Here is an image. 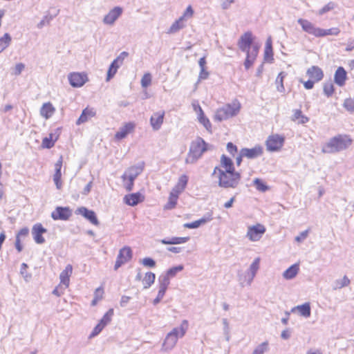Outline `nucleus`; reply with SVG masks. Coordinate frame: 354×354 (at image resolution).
Returning a JSON list of instances; mask_svg holds the SVG:
<instances>
[{"instance_id": "nucleus-28", "label": "nucleus", "mask_w": 354, "mask_h": 354, "mask_svg": "<svg viewBox=\"0 0 354 354\" xmlns=\"http://www.w3.org/2000/svg\"><path fill=\"white\" fill-rule=\"evenodd\" d=\"M73 272V267L71 265L68 264L66 266L65 269L60 273L59 279L60 283L65 286L67 288L69 285L70 281V276Z\"/></svg>"}, {"instance_id": "nucleus-56", "label": "nucleus", "mask_w": 354, "mask_h": 354, "mask_svg": "<svg viewBox=\"0 0 354 354\" xmlns=\"http://www.w3.org/2000/svg\"><path fill=\"white\" fill-rule=\"evenodd\" d=\"M194 10L191 6H189L185 11L184 12L183 15L180 17L185 22L187 20V19L191 18L193 16Z\"/></svg>"}, {"instance_id": "nucleus-24", "label": "nucleus", "mask_w": 354, "mask_h": 354, "mask_svg": "<svg viewBox=\"0 0 354 354\" xmlns=\"http://www.w3.org/2000/svg\"><path fill=\"white\" fill-rule=\"evenodd\" d=\"M62 166V157H60L59 160H57V162L55 165V172L53 175V180L55 182L57 189H61L62 185V181H61Z\"/></svg>"}, {"instance_id": "nucleus-42", "label": "nucleus", "mask_w": 354, "mask_h": 354, "mask_svg": "<svg viewBox=\"0 0 354 354\" xmlns=\"http://www.w3.org/2000/svg\"><path fill=\"white\" fill-rule=\"evenodd\" d=\"M301 119L300 121H299V123L300 124H305L308 122L309 119L305 115H302V112L299 109H296L294 111V113L292 115V120L293 121H296L297 120Z\"/></svg>"}, {"instance_id": "nucleus-39", "label": "nucleus", "mask_w": 354, "mask_h": 354, "mask_svg": "<svg viewBox=\"0 0 354 354\" xmlns=\"http://www.w3.org/2000/svg\"><path fill=\"white\" fill-rule=\"evenodd\" d=\"M156 275L154 273L151 272H147L142 280L144 288H149L154 283Z\"/></svg>"}, {"instance_id": "nucleus-63", "label": "nucleus", "mask_w": 354, "mask_h": 354, "mask_svg": "<svg viewBox=\"0 0 354 354\" xmlns=\"http://www.w3.org/2000/svg\"><path fill=\"white\" fill-rule=\"evenodd\" d=\"M53 19V17L45 16L44 19L37 24V28H41L43 26H44L46 24H49L50 21Z\"/></svg>"}, {"instance_id": "nucleus-7", "label": "nucleus", "mask_w": 354, "mask_h": 354, "mask_svg": "<svg viewBox=\"0 0 354 354\" xmlns=\"http://www.w3.org/2000/svg\"><path fill=\"white\" fill-rule=\"evenodd\" d=\"M132 258V250L130 247L125 246L120 250L117 257L114 269L118 270L122 265L128 262Z\"/></svg>"}, {"instance_id": "nucleus-16", "label": "nucleus", "mask_w": 354, "mask_h": 354, "mask_svg": "<svg viewBox=\"0 0 354 354\" xmlns=\"http://www.w3.org/2000/svg\"><path fill=\"white\" fill-rule=\"evenodd\" d=\"M144 167V163L142 162L140 165H134L129 167L122 176L123 181L127 180V178H131V179H136L138 176L142 173Z\"/></svg>"}, {"instance_id": "nucleus-19", "label": "nucleus", "mask_w": 354, "mask_h": 354, "mask_svg": "<svg viewBox=\"0 0 354 354\" xmlns=\"http://www.w3.org/2000/svg\"><path fill=\"white\" fill-rule=\"evenodd\" d=\"M145 199L144 196L140 192L127 194L124 197V202L130 206H136L142 202Z\"/></svg>"}, {"instance_id": "nucleus-36", "label": "nucleus", "mask_w": 354, "mask_h": 354, "mask_svg": "<svg viewBox=\"0 0 354 354\" xmlns=\"http://www.w3.org/2000/svg\"><path fill=\"white\" fill-rule=\"evenodd\" d=\"M179 194L174 191H171L169 194V200L167 204L165 205V209H171L175 207Z\"/></svg>"}, {"instance_id": "nucleus-11", "label": "nucleus", "mask_w": 354, "mask_h": 354, "mask_svg": "<svg viewBox=\"0 0 354 354\" xmlns=\"http://www.w3.org/2000/svg\"><path fill=\"white\" fill-rule=\"evenodd\" d=\"M88 80L86 74L80 73H71L68 75V81L73 87H81Z\"/></svg>"}, {"instance_id": "nucleus-38", "label": "nucleus", "mask_w": 354, "mask_h": 354, "mask_svg": "<svg viewBox=\"0 0 354 354\" xmlns=\"http://www.w3.org/2000/svg\"><path fill=\"white\" fill-rule=\"evenodd\" d=\"M185 26L186 22L182 18L180 17L178 19H177L172 24L169 30V33H175L180 30V29L185 27Z\"/></svg>"}, {"instance_id": "nucleus-5", "label": "nucleus", "mask_w": 354, "mask_h": 354, "mask_svg": "<svg viewBox=\"0 0 354 354\" xmlns=\"http://www.w3.org/2000/svg\"><path fill=\"white\" fill-rule=\"evenodd\" d=\"M241 105L238 102L227 104L218 109L214 115V120L218 122L227 120L236 115L240 111Z\"/></svg>"}, {"instance_id": "nucleus-4", "label": "nucleus", "mask_w": 354, "mask_h": 354, "mask_svg": "<svg viewBox=\"0 0 354 354\" xmlns=\"http://www.w3.org/2000/svg\"><path fill=\"white\" fill-rule=\"evenodd\" d=\"M207 146L208 144L200 137L192 141L185 160L186 163L193 164L196 162L202 156L203 153L207 150Z\"/></svg>"}, {"instance_id": "nucleus-6", "label": "nucleus", "mask_w": 354, "mask_h": 354, "mask_svg": "<svg viewBox=\"0 0 354 354\" xmlns=\"http://www.w3.org/2000/svg\"><path fill=\"white\" fill-rule=\"evenodd\" d=\"M284 141V137L279 134L269 136L266 142L267 150L269 151L280 150L283 145Z\"/></svg>"}, {"instance_id": "nucleus-2", "label": "nucleus", "mask_w": 354, "mask_h": 354, "mask_svg": "<svg viewBox=\"0 0 354 354\" xmlns=\"http://www.w3.org/2000/svg\"><path fill=\"white\" fill-rule=\"evenodd\" d=\"M218 173V186L223 188H235L240 183L241 176L239 172L235 171H224V170L216 167L212 175Z\"/></svg>"}, {"instance_id": "nucleus-13", "label": "nucleus", "mask_w": 354, "mask_h": 354, "mask_svg": "<svg viewBox=\"0 0 354 354\" xmlns=\"http://www.w3.org/2000/svg\"><path fill=\"white\" fill-rule=\"evenodd\" d=\"M47 232L41 223H36L32 226V234L33 239L37 244H42L45 242V239L42 234Z\"/></svg>"}, {"instance_id": "nucleus-20", "label": "nucleus", "mask_w": 354, "mask_h": 354, "mask_svg": "<svg viewBox=\"0 0 354 354\" xmlns=\"http://www.w3.org/2000/svg\"><path fill=\"white\" fill-rule=\"evenodd\" d=\"M347 80V73L342 66H339L335 72L334 82L339 86L342 87L345 85Z\"/></svg>"}, {"instance_id": "nucleus-33", "label": "nucleus", "mask_w": 354, "mask_h": 354, "mask_svg": "<svg viewBox=\"0 0 354 354\" xmlns=\"http://www.w3.org/2000/svg\"><path fill=\"white\" fill-rule=\"evenodd\" d=\"M189 239V237H171L169 239H163L160 241L165 245H176L185 243Z\"/></svg>"}, {"instance_id": "nucleus-47", "label": "nucleus", "mask_w": 354, "mask_h": 354, "mask_svg": "<svg viewBox=\"0 0 354 354\" xmlns=\"http://www.w3.org/2000/svg\"><path fill=\"white\" fill-rule=\"evenodd\" d=\"M350 283V279L344 276L342 279L336 280L335 281L334 289H340L344 287L348 286Z\"/></svg>"}, {"instance_id": "nucleus-31", "label": "nucleus", "mask_w": 354, "mask_h": 354, "mask_svg": "<svg viewBox=\"0 0 354 354\" xmlns=\"http://www.w3.org/2000/svg\"><path fill=\"white\" fill-rule=\"evenodd\" d=\"M55 109L50 102L44 103L41 109L40 115L46 119H49L55 113Z\"/></svg>"}, {"instance_id": "nucleus-32", "label": "nucleus", "mask_w": 354, "mask_h": 354, "mask_svg": "<svg viewBox=\"0 0 354 354\" xmlns=\"http://www.w3.org/2000/svg\"><path fill=\"white\" fill-rule=\"evenodd\" d=\"M95 115V111L93 109L86 108L82 111V114L76 122L77 124H80L86 122L88 118L93 117Z\"/></svg>"}, {"instance_id": "nucleus-48", "label": "nucleus", "mask_w": 354, "mask_h": 354, "mask_svg": "<svg viewBox=\"0 0 354 354\" xmlns=\"http://www.w3.org/2000/svg\"><path fill=\"white\" fill-rule=\"evenodd\" d=\"M55 145V140H53V134L50 133L49 137H45L42 140L41 146L43 148L50 149Z\"/></svg>"}, {"instance_id": "nucleus-23", "label": "nucleus", "mask_w": 354, "mask_h": 354, "mask_svg": "<svg viewBox=\"0 0 354 354\" xmlns=\"http://www.w3.org/2000/svg\"><path fill=\"white\" fill-rule=\"evenodd\" d=\"M164 116V111L156 112L151 115L150 118V124L154 131H158L160 129L163 122Z\"/></svg>"}, {"instance_id": "nucleus-61", "label": "nucleus", "mask_w": 354, "mask_h": 354, "mask_svg": "<svg viewBox=\"0 0 354 354\" xmlns=\"http://www.w3.org/2000/svg\"><path fill=\"white\" fill-rule=\"evenodd\" d=\"M227 150L230 154L234 155L237 151V147L232 142H228L227 144Z\"/></svg>"}, {"instance_id": "nucleus-58", "label": "nucleus", "mask_w": 354, "mask_h": 354, "mask_svg": "<svg viewBox=\"0 0 354 354\" xmlns=\"http://www.w3.org/2000/svg\"><path fill=\"white\" fill-rule=\"evenodd\" d=\"M142 264L145 266L153 268L156 266V262L153 259L147 257L142 259Z\"/></svg>"}, {"instance_id": "nucleus-18", "label": "nucleus", "mask_w": 354, "mask_h": 354, "mask_svg": "<svg viewBox=\"0 0 354 354\" xmlns=\"http://www.w3.org/2000/svg\"><path fill=\"white\" fill-rule=\"evenodd\" d=\"M297 22L304 31L318 37L319 28L315 27L313 24L307 19H299Z\"/></svg>"}, {"instance_id": "nucleus-57", "label": "nucleus", "mask_w": 354, "mask_h": 354, "mask_svg": "<svg viewBox=\"0 0 354 354\" xmlns=\"http://www.w3.org/2000/svg\"><path fill=\"white\" fill-rule=\"evenodd\" d=\"M264 59L269 62H272L273 61L274 59L272 48H265Z\"/></svg>"}, {"instance_id": "nucleus-59", "label": "nucleus", "mask_w": 354, "mask_h": 354, "mask_svg": "<svg viewBox=\"0 0 354 354\" xmlns=\"http://www.w3.org/2000/svg\"><path fill=\"white\" fill-rule=\"evenodd\" d=\"M166 291L159 289L157 297L153 299V305H157L165 295Z\"/></svg>"}, {"instance_id": "nucleus-60", "label": "nucleus", "mask_w": 354, "mask_h": 354, "mask_svg": "<svg viewBox=\"0 0 354 354\" xmlns=\"http://www.w3.org/2000/svg\"><path fill=\"white\" fill-rule=\"evenodd\" d=\"M127 182L124 185V187L127 191L130 192L133 189L135 179L131 178H127Z\"/></svg>"}, {"instance_id": "nucleus-22", "label": "nucleus", "mask_w": 354, "mask_h": 354, "mask_svg": "<svg viewBox=\"0 0 354 354\" xmlns=\"http://www.w3.org/2000/svg\"><path fill=\"white\" fill-rule=\"evenodd\" d=\"M306 74L315 82L321 81L324 77V72L322 69L317 66H313L308 68Z\"/></svg>"}, {"instance_id": "nucleus-50", "label": "nucleus", "mask_w": 354, "mask_h": 354, "mask_svg": "<svg viewBox=\"0 0 354 354\" xmlns=\"http://www.w3.org/2000/svg\"><path fill=\"white\" fill-rule=\"evenodd\" d=\"M254 185L256 189L260 192H266L268 189V187L259 178H255L254 180Z\"/></svg>"}, {"instance_id": "nucleus-10", "label": "nucleus", "mask_w": 354, "mask_h": 354, "mask_svg": "<svg viewBox=\"0 0 354 354\" xmlns=\"http://www.w3.org/2000/svg\"><path fill=\"white\" fill-rule=\"evenodd\" d=\"M72 215V210L68 207H57L51 213V217L53 220L66 221Z\"/></svg>"}, {"instance_id": "nucleus-34", "label": "nucleus", "mask_w": 354, "mask_h": 354, "mask_svg": "<svg viewBox=\"0 0 354 354\" xmlns=\"http://www.w3.org/2000/svg\"><path fill=\"white\" fill-rule=\"evenodd\" d=\"M187 182L188 176L187 175L183 174L180 176L177 184L172 190L178 194H180L185 189Z\"/></svg>"}, {"instance_id": "nucleus-30", "label": "nucleus", "mask_w": 354, "mask_h": 354, "mask_svg": "<svg viewBox=\"0 0 354 354\" xmlns=\"http://www.w3.org/2000/svg\"><path fill=\"white\" fill-rule=\"evenodd\" d=\"M198 119L201 124H202L208 132H212V124L209 120L205 115L204 112L201 107L198 106Z\"/></svg>"}, {"instance_id": "nucleus-27", "label": "nucleus", "mask_w": 354, "mask_h": 354, "mask_svg": "<svg viewBox=\"0 0 354 354\" xmlns=\"http://www.w3.org/2000/svg\"><path fill=\"white\" fill-rule=\"evenodd\" d=\"M256 274L247 271L245 274H239V281L242 287L245 286H250L255 277Z\"/></svg>"}, {"instance_id": "nucleus-53", "label": "nucleus", "mask_w": 354, "mask_h": 354, "mask_svg": "<svg viewBox=\"0 0 354 354\" xmlns=\"http://www.w3.org/2000/svg\"><path fill=\"white\" fill-rule=\"evenodd\" d=\"M335 7V3L334 2L330 1L326 5H325L322 9H320L318 12L319 15H322L332 10H333Z\"/></svg>"}, {"instance_id": "nucleus-1", "label": "nucleus", "mask_w": 354, "mask_h": 354, "mask_svg": "<svg viewBox=\"0 0 354 354\" xmlns=\"http://www.w3.org/2000/svg\"><path fill=\"white\" fill-rule=\"evenodd\" d=\"M353 142L349 136L339 134L330 138L322 147V152L325 153H335L347 149Z\"/></svg>"}, {"instance_id": "nucleus-40", "label": "nucleus", "mask_w": 354, "mask_h": 354, "mask_svg": "<svg viewBox=\"0 0 354 354\" xmlns=\"http://www.w3.org/2000/svg\"><path fill=\"white\" fill-rule=\"evenodd\" d=\"M340 30L338 28H332L330 29H322L319 28L318 37L326 35H337Z\"/></svg>"}, {"instance_id": "nucleus-45", "label": "nucleus", "mask_w": 354, "mask_h": 354, "mask_svg": "<svg viewBox=\"0 0 354 354\" xmlns=\"http://www.w3.org/2000/svg\"><path fill=\"white\" fill-rule=\"evenodd\" d=\"M113 315V309L111 308L104 314L99 323L102 324L104 326H106L111 321Z\"/></svg>"}, {"instance_id": "nucleus-43", "label": "nucleus", "mask_w": 354, "mask_h": 354, "mask_svg": "<svg viewBox=\"0 0 354 354\" xmlns=\"http://www.w3.org/2000/svg\"><path fill=\"white\" fill-rule=\"evenodd\" d=\"M159 289L166 291L169 285V277L167 275H161L158 278Z\"/></svg>"}, {"instance_id": "nucleus-46", "label": "nucleus", "mask_w": 354, "mask_h": 354, "mask_svg": "<svg viewBox=\"0 0 354 354\" xmlns=\"http://www.w3.org/2000/svg\"><path fill=\"white\" fill-rule=\"evenodd\" d=\"M286 75L284 72H281L276 79L277 88L279 92H283L285 90L283 82Z\"/></svg>"}, {"instance_id": "nucleus-51", "label": "nucleus", "mask_w": 354, "mask_h": 354, "mask_svg": "<svg viewBox=\"0 0 354 354\" xmlns=\"http://www.w3.org/2000/svg\"><path fill=\"white\" fill-rule=\"evenodd\" d=\"M268 350V342H264L259 344L253 351L252 354H263Z\"/></svg>"}, {"instance_id": "nucleus-64", "label": "nucleus", "mask_w": 354, "mask_h": 354, "mask_svg": "<svg viewBox=\"0 0 354 354\" xmlns=\"http://www.w3.org/2000/svg\"><path fill=\"white\" fill-rule=\"evenodd\" d=\"M28 233H29L28 228L24 227L18 232V233L16 235V237H19V239H21V237H26L28 236Z\"/></svg>"}, {"instance_id": "nucleus-37", "label": "nucleus", "mask_w": 354, "mask_h": 354, "mask_svg": "<svg viewBox=\"0 0 354 354\" xmlns=\"http://www.w3.org/2000/svg\"><path fill=\"white\" fill-rule=\"evenodd\" d=\"M221 162L222 166L225 169L224 171L229 172L230 171H235L232 160L225 155H222Z\"/></svg>"}, {"instance_id": "nucleus-52", "label": "nucleus", "mask_w": 354, "mask_h": 354, "mask_svg": "<svg viewBox=\"0 0 354 354\" xmlns=\"http://www.w3.org/2000/svg\"><path fill=\"white\" fill-rule=\"evenodd\" d=\"M183 265H178L177 266H175V267H172L171 268H169L167 271V273L166 274L170 278V277H174L176 275V274L178 272H180L183 270Z\"/></svg>"}, {"instance_id": "nucleus-29", "label": "nucleus", "mask_w": 354, "mask_h": 354, "mask_svg": "<svg viewBox=\"0 0 354 354\" xmlns=\"http://www.w3.org/2000/svg\"><path fill=\"white\" fill-rule=\"evenodd\" d=\"M134 129V124L133 123H127L122 127H121L115 135V137L118 140L124 138L128 133H129Z\"/></svg>"}, {"instance_id": "nucleus-26", "label": "nucleus", "mask_w": 354, "mask_h": 354, "mask_svg": "<svg viewBox=\"0 0 354 354\" xmlns=\"http://www.w3.org/2000/svg\"><path fill=\"white\" fill-rule=\"evenodd\" d=\"M256 274L247 271L245 274H239V281L242 287L245 286H250L255 277Z\"/></svg>"}, {"instance_id": "nucleus-17", "label": "nucleus", "mask_w": 354, "mask_h": 354, "mask_svg": "<svg viewBox=\"0 0 354 354\" xmlns=\"http://www.w3.org/2000/svg\"><path fill=\"white\" fill-rule=\"evenodd\" d=\"M122 13V9L120 7H115L111 10L103 19V22L107 25H113Z\"/></svg>"}, {"instance_id": "nucleus-15", "label": "nucleus", "mask_w": 354, "mask_h": 354, "mask_svg": "<svg viewBox=\"0 0 354 354\" xmlns=\"http://www.w3.org/2000/svg\"><path fill=\"white\" fill-rule=\"evenodd\" d=\"M76 213L83 216L93 225H98L100 224L99 221L96 216V214L95 212L93 210L88 209L85 207H81L76 210Z\"/></svg>"}, {"instance_id": "nucleus-49", "label": "nucleus", "mask_w": 354, "mask_h": 354, "mask_svg": "<svg viewBox=\"0 0 354 354\" xmlns=\"http://www.w3.org/2000/svg\"><path fill=\"white\" fill-rule=\"evenodd\" d=\"M343 106L350 113L354 112V98L348 97L344 100Z\"/></svg>"}, {"instance_id": "nucleus-41", "label": "nucleus", "mask_w": 354, "mask_h": 354, "mask_svg": "<svg viewBox=\"0 0 354 354\" xmlns=\"http://www.w3.org/2000/svg\"><path fill=\"white\" fill-rule=\"evenodd\" d=\"M11 40V36L8 33H5L3 36L0 38V53L9 46Z\"/></svg>"}, {"instance_id": "nucleus-62", "label": "nucleus", "mask_w": 354, "mask_h": 354, "mask_svg": "<svg viewBox=\"0 0 354 354\" xmlns=\"http://www.w3.org/2000/svg\"><path fill=\"white\" fill-rule=\"evenodd\" d=\"M104 328V326H102V324H98L93 329V330L92 331L91 334V337H94L95 335H97L102 330V329Z\"/></svg>"}, {"instance_id": "nucleus-35", "label": "nucleus", "mask_w": 354, "mask_h": 354, "mask_svg": "<svg viewBox=\"0 0 354 354\" xmlns=\"http://www.w3.org/2000/svg\"><path fill=\"white\" fill-rule=\"evenodd\" d=\"M299 272V266L293 264L286 270L283 273V277L286 279H292Z\"/></svg>"}, {"instance_id": "nucleus-12", "label": "nucleus", "mask_w": 354, "mask_h": 354, "mask_svg": "<svg viewBox=\"0 0 354 354\" xmlns=\"http://www.w3.org/2000/svg\"><path fill=\"white\" fill-rule=\"evenodd\" d=\"M259 44H254L252 46L251 50L245 52L246 53V58L244 62V66L246 70L249 69L254 64L259 53Z\"/></svg>"}, {"instance_id": "nucleus-54", "label": "nucleus", "mask_w": 354, "mask_h": 354, "mask_svg": "<svg viewBox=\"0 0 354 354\" xmlns=\"http://www.w3.org/2000/svg\"><path fill=\"white\" fill-rule=\"evenodd\" d=\"M259 266H260V258L257 257L254 260L250 266L248 271L257 274V272L259 269Z\"/></svg>"}, {"instance_id": "nucleus-21", "label": "nucleus", "mask_w": 354, "mask_h": 354, "mask_svg": "<svg viewBox=\"0 0 354 354\" xmlns=\"http://www.w3.org/2000/svg\"><path fill=\"white\" fill-rule=\"evenodd\" d=\"M213 219L212 218V213L208 212L203 217L201 218L193 221L192 223H187L184 224V227L189 228V229H195L199 227L201 225L211 221Z\"/></svg>"}, {"instance_id": "nucleus-9", "label": "nucleus", "mask_w": 354, "mask_h": 354, "mask_svg": "<svg viewBox=\"0 0 354 354\" xmlns=\"http://www.w3.org/2000/svg\"><path fill=\"white\" fill-rule=\"evenodd\" d=\"M254 44L253 36L251 32H246L242 35L238 42V46L243 52L251 50L252 46Z\"/></svg>"}, {"instance_id": "nucleus-44", "label": "nucleus", "mask_w": 354, "mask_h": 354, "mask_svg": "<svg viewBox=\"0 0 354 354\" xmlns=\"http://www.w3.org/2000/svg\"><path fill=\"white\" fill-rule=\"evenodd\" d=\"M323 91L325 95L328 97H331L335 91L333 84L331 82L324 83Z\"/></svg>"}, {"instance_id": "nucleus-3", "label": "nucleus", "mask_w": 354, "mask_h": 354, "mask_svg": "<svg viewBox=\"0 0 354 354\" xmlns=\"http://www.w3.org/2000/svg\"><path fill=\"white\" fill-rule=\"evenodd\" d=\"M188 322L183 320L179 327H176L168 333L162 344V350L165 351H171L176 346L178 339L185 336L188 329Z\"/></svg>"}, {"instance_id": "nucleus-8", "label": "nucleus", "mask_w": 354, "mask_h": 354, "mask_svg": "<svg viewBox=\"0 0 354 354\" xmlns=\"http://www.w3.org/2000/svg\"><path fill=\"white\" fill-rule=\"evenodd\" d=\"M265 232L266 227L258 223L248 227L246 236L252 241H257L261 238Z\"/></svg>"}, {"instance_id": "nucleus-14", "label": "nucleus", "mask_w": 354, "mask_h": 354, "mask_svg": "<svg viewBox=\"0 0 354 354\" xmlns=\"http://www.w3.org/2000/svg\"><path fill=\"white\" fill-rule=\"evenodd\" d=\"M263 154V148L260 145H256L254 147L248 149L243 148L241 149V155L249 159H254Z\"/></svg>"}, {"instance_id": "nucleus-25", "label": "nucleus", "mask_w": 354, "mask_h": 354, "mask_svg": "<svg viewBox=\"0 0 354 354\" xmlns=\"http://www.w3.org/2000/svg\"><path fill=\"white\" fill-rule=\"evenodd\" d=\"M298 311L299 315L305 318H308L311 315V309L309 303H304L302 305H299L293 307L291 309L292 313Z\"/></svg>"}, {"instance_id": "nucleus-55", "label": "nucleus", "mask_w": 354, "mask_h": 354, "mask_svg": "<svg viewBox=\"0 0 354 354\" xmlns=\"http://www.w3.org/2000/svg\"><path fill=\"white\" fill-rule=\"evenodd\" d=\"M151 82V75L150 73H145L141 79V85L143 88L148 87Z\"/></svg>"}]
</instances>
